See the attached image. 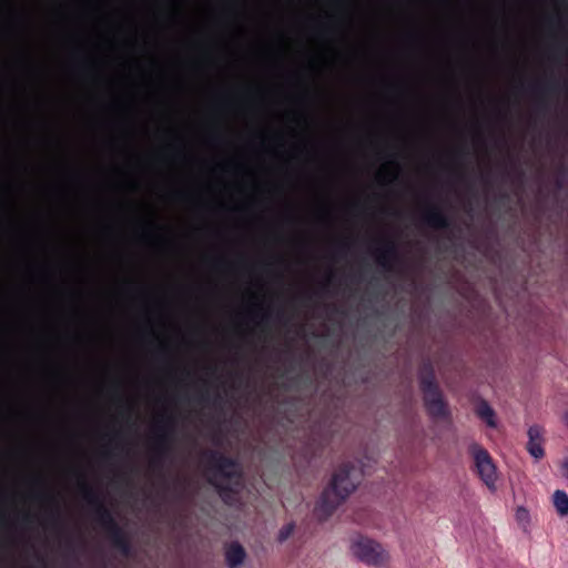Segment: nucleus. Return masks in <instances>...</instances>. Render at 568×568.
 <instances>
[{"instance_id": "obj_32", "label": "nucleus", "mask_w": 568, "mask_h": 568, "mask_svg": "<svg viewBox=\"0 0 568 568\" xmlns=\"http://www.w3.org/2000/svg\"><path fill=\"white\" fill-rule=\"evenodd\" d=\"M24 519H26L27 521H31V519H32V515H31L30 513H27V514L24 515Z\"/></svg>"}, {"instance_id": "obj_36", "label": "nucleus", "mask_w": 568, "mask_h": 568, "mask_svg": "<svg viewBox=\"0 0 568 568\" xmlns=\"http://www.w3.org/2000/svg\"><path fill=\"white\" fill-rule=\"evenodd\" d=\"M221 399H222L221 395H220V394H217V395H216V397H215V400H216V402H220Z\"/></svg>"}, {"instance_id": "obj_31", "label": "nucleus", "mask_w": 568, "mask_h": 568, "mask_svg": "<svg viewBox=\"0 0 568 568\" xmlns=\"http://www.w3.org/2000/svg\"><path fill=\"white\" fill-rule=\"evenodd\" d=\"M152 236V233L149 230L143 231L142 239L149 240Z\"/></svg>"}, {"instance_id": "obj_24", "label": "nucleus", "mask_w": 568, "mask_h": 568, "mask_svg": "<svg viewBox=\"0 0 568 568\" xmlns=\"http://www.w3.org/2000/svg\"><path fill=\"white\" fill-rule=\"evenodd\" d=\"M334 278H335L334 274L329 273L327 275V277L325 278V281L321 284L320 291H325L326 288L332 286L334 284Z\"/></svg>"}, {"instance_id": "obj_26", "label": "nucleus", "mask_w": 568, "mask_h": 568, "mask_svg": "<svg viewBox=\"0 0 568 568\" xmlns=\"http://www.w3.org/2000/svg\"><path fill=\"white\" fill-rule=\"evenodd\" d=\"M68 556L75 557V547L73 541H69L68 544Z\"/></svg>"}, {"instance_id": "obj_2", "label": "nucleus", "mask_w": 568, "mask_h": 568, "mask_svg": "<svg viewBox=\"0 0 568 568\" xmlns=\"http://www.w3.org/2000/svg\"><path fill=\"white\" fill-rule=\"evenodd\" d=\"M362 473L354 463H343L334 471L328 486L323 490L318 508L327 517L356 489Z\"/></svg>"}, {"instance_id": "obj_22", "label": "nucleus", "mask_w": 568, "mask_h": 568, "mask_svg": "<svg viewBox=\"0 0 568 568\" xmlns=\"http://www.w3.org/2000/svg\"><path fill=\"white\" fill-rule=\"evenodd\" d=\"M39 496L48 498L50 500V503L53 504V506H54L53 521H54V524H57L58 517H59V500H58V498L54 495H48L44 493L39 494Z\"/></svg>"}, {"instance_id": "obj_9", "label": "nucleus", "mask_w": 568, "mask_h": 568, "mask_svg": "<svg viewBox=\"0 0 568 568\" xmlns=\"http://www.w3.org/2000/svg\"><path fill=\"white\" fill-rule=\"evenodd\" d=\"M422 224L435 229V230H447L452 225V221L448 215L438 206H427L420 214Z\"/></svg>"}, {"instance_id": "obj_17", "label": "nucleus", "mask_w": 568, "mask_h": 568, "mask_svg": "<svg viewBox=\"0 0 568 568\" xmlns=\"http://www.w3.org/2000/svg\"><path fill=\"white\" fill-rule=\"evenodd\" d=\"M477 415L484 420L486 422V424L489 426V427H495L496 426V422H495V413L493 410V408L486 403V402H481L478 407H477Z\"/></svg>"}, {"instance_id": "obj_38", "label": "nucleus", "mask_w": 568, "mask_h": 568, "mask_svg": "<svg viewBox=\"0 0 568 568\" xmlns=\"http://www.w3.org/2000/svg\"><path fill=\"white\" fill-rule=\"evenodd\" d=\"M275 278L280 281V280H282V275L281 274H276Z\"/></svg>"}, {"instance_id": "obj_18", "label": "nucleus", "mask_w": 568, "mask_h": 568, "mask_svg": "<svg viewBox=\"0 0 568 568\" xmlns=\"http://www.w3.org/2000/svg\"><path fill=\"white\" fill-rule=\"evenodd\" d=\"M0 320H84V316H0Z\"/></svg>"}, {"instance_id": "obj_25", "label": "nucleus", "mask_w": 568, "mask_h": 568, "mask_svg": "<svg viewBox=\"0 0 568 568\" xmlns=\"http://www.w3.org/2000/svg\"><path fill=\"white\" fill-rule=\"evenodd\" d=\"M568 285V274H562L560 277V282L556 285L557 292H560Z\"/></svg>"}, {"instance_id": "obj_15", "label": "nucleus", "mask_w": 568, "mask_h": 568, "mask_svg": "<svg viewBox=\"0 0 568 568\" xmlns=\"http://www.w3.org/2000/svg\"><path fill=\"white\" fill-rule=\"evenodd\" d=\"M81 489L84 500L93 506L95 510L99 508V505H104L101 500L99 493L93 489L83 478L81 481Z\"/></svg>"}, {"instance_id": "obj_5", "label": "nucleus", "mask_w": 568, "mask_h": 568, "mask_svg": "<svg viewBox=\"0 0 568 568\" xmlns=\"http://www.w3.org/2000/svg\"><path fill=\"white\" fill-rule=\"evenodd\" d=\"M352 551L361 561L375 567L384 566L388 561V554L372 539L359 537L352 544Z\"/></svg>"}, {"instance_id": "obj_29", "label": "nucleus", "mask_w": 568, "mask_h": 568, "mask_svg": "<svg viewBox=\"0 0 568 568\" xmlns=\"http://www.w3.org/2000/svg\"><path fill=\"white\" fill-rule=\"evenodd\" d=\"M562 468L565 469V476L568 478V457L562 460Z\"/></svg>"}, {"instance_id": "obj_10", "label": "nucleus", "mask_w": 568, "mask_h": 568, "mask_svg": "<svg viewBox=\"0 0 568 568\" xmlns=\"http://www.w3.org/2000/svg\"><path fill=\"white\" fill-rule=\"evenodd\" d=\"M529 89L537 98V110L539 112H546L548 110L547 98L548 95L556 93L559 89V85L556 81L551 80L544 83H536Z\"/></svg>"}, {"instance_id": "obj_21", "label": "nucleus", "mask_w": 568, "mask_h": 568, "mask_svg": "<svg viewBox=\"0 0 568 568\" xmlns=\"http://www.w3.org/2000/svg\"><path fill=\"white\" fill-rule=\"evenodd\" d=\"M294 528H295V525L293 523H290V524L283 526L278 531V537H277L278 541L283 542L286 539H288L291 537V535L293 534Z\"/></svg>"}, {"instance_id": "obj_16", "label": "nucleus", "mask_w": 568, "mask_h": 568, "mask_svg": "<svg viewBox=\"0 0 568 568\" xmlns=\"http://www.w3.org/2000/svg\"><path fill=\"white\" fill-rule=\"evenodd\" d=\"M552 504L560 517L568 515V495L566 491L557 489L552 495Z\"/></svg>"}, {"instance_id": "obj_35", "label": "nucleus", "mask_w": 568, "mask_h": 568, "mask_svg": "<svg viewBox=\"0 0 568 568\" xmlns=\"http://www.w3.org/2000/svg\"><path fill=\"white\" fill-rule=\"evenodd\" d=\"M460 153H464V149H458L456 152H455V155H459Z\"/></svg>"}, {"instance_id": "obj_39", "label": "nucleus", "mask_w": 568, "mask_h": 568, "mask_svg": "<svg viewBox=\"0 0 568 568\" xmlns=\"http://www.w3.org/2000/svg\"><path fill=\"white\" fill-rule=\"evenodd\" d=\"M557 186H558V187H561V183H560V181H557Z\"/></svg>"}, {"instance_id": "obj_28", "label": "nucleus", "mask_w": 568, "mask_h": 568, "mask_svg": "<svg viewBox=\"0 0 568 568\" xmlns=\"http://www.w3.org/2000/svg\"><path fill=\"white\" fill-rule=\"evenodd\" d=\"M292 348H293V345L291 342H287L286 345H285V348L283 349L284 353H287L291 355L292 353Z\"/></svg>"}, {"instance_id": "obj_13", "label": "nucleus", "mask_w": 568, "mask_h": 568, "mask_svg": "<svg viewBox=\"0 0 568 568\" xmlns=\"http://www.w3.org/2000/svg\"><path fill=\"white\" fill-rule=\"evenodd\" d=\"M245 557V549L239 542H232L225 549V562L229 568H237Z\"/></svg>"}, {"instance_id": "obj_6", "label": "nucleus", "mask_w": 568, "mask_h": 568, "mask_svg": "<svg viewBox=\"0 0 568 568\" xmlns=\"http://www.w3.org/2000/svg\"><path fill=\"white\" fill-rule=\"evenodd\" d=\"M378 246L373 251L375 261L385 272H393L395 264L400 261L398 244L389 237L377 240Z\"/></svg>"}, {"instance_id": "obj_37", "label": "nucleus", "mask_w": 568, "mask_h": 568, "mask_svg": "<svg viewBox=\"0 0 568 568\" xmlns=\"http://www.w3.org/2000/svg\"><path fill=\"white\" fill-rule=\"evenodd\" d=\"M116 397L119 398V400L123 402V398L120 396L118 390H116Z\"/></svg>"}, {"instance_id": "obj_14", "label": "nucleus", "mask_w": 568, "mask_h": 568, "mask_svg": "<svg viewBox=\"0 0 568 568\" xmlns=\"http://www.w3.org/2000/svg\"><path fill=\"white\" fill-rule=\"evenodd\" d=\"M95 514L98 521L102 525L105 531L118 525L111 510L104 505H99V508L95 510Z\"/></svg>"}, {"instance_id": "obj_40", "label": "nucleus", "mask_w": 568, "mask_h": 568, "mask_svg": "<svg viewBox=\"0 0 568 568\" xmlns=\"http://www.w3.org/2000/svg\"><path fill=\"white\" fill-rule=\"evenodd\" d=\"M283 323H284V324H287L288 322H287V321H284Z\"/></svg>"}, {"instance_id": "obj_8", "label": "nucleus", "mask_w": 568, "mask_h": 568, "mask_svg": "<svg viewBox=\"0 0 568 568\" xmlns=\"http://www.w3.org/2000/svg\"><path fill=\"white\" fill-rule=\"evenodd\" d=\"M470 449L474 457L475 467L480 479L489 488L494 487L497 479V473L496 466L489 453L478 445H473Z\"/></svg>"}, {"instance_id": "obj_12", "label": "nucleus", "mask_w": 568, "mask_h": 568, "mask_svg": "<svg viewBox=\"0 0 568 568\" xmlns=\"http://www.w3.org/2000/svg\"><path fill=\"white\" fill-rule=\"evenodd\" d=\"M106 532L112 546L115 549H118L123 556L129 557L132 551V546L124 530L120 527V525L118 524L116 526L109 529Z\"/></svg>"}, {"instance_id": "obj_11", "label": "nucleus", "mask_w": 568, "mask_h": 568, "mask_svg": "<svg viewBox=\"0 0 568 568\" xmlns=\"http://www.w3.org/2000/svg\"><path fill=\"white\" fill-rule=\"evenodd\" d=\"M528 453L537 460L545 456L542 429L538 425H532L528 429Z\"/></svg>"}, {"instance_id": "obj_4", "label": "nucleus", "mask_w": 568, "mask_h": 568, "mask_svg": "<svg viewBox=\"0 0 568 568\" xmlns=\"http://www.w3.org/2000/svg\"><path fill=\"white\" fill-rule=\"evenodd\" d=\"M420 389L424 394V403L428 414L434 418H442L447 415L446 404L435 382L432 367L424 366L420 375Z\"/></svg>"}, {"instance_id": "obj_1", "label": "nucleus", "mask_w": 568, "mask_h": 568, "mask_svg": "<svg viewBox=\"0 0 568 568\" xmlns=\"http://www.w3.org/2000/svg\"><path fill=\"white\" fill-rule=\"evenodd\" d=\"M209 483L221 495L237 493L242 487V470L240 464L232 457L217 449L203 452Z\"/></svg>"}, {"instance_id": "obj_19", "label": "nucleus", "mask_w": 568, "mask_h": 568, "mask_svg": "<svg viewBox=\"0 0 568 568\" xmlns=\"http://www.w3.org/2000/svg\"><path fill=\"white\" fill-rule=\"evenodd\" d=\"M52 291L62 297L72 298L75 297L79 294V291L77 287L63 284V285H54Z\"/></svg>"}, {"instance_id": "obj_23", "label": "nucleus", "mask_w": 568, "mask_h": 568, "mask_svg": "<svg viewBox=\"0 0 568 568\" xmlns=\"http://www.w3.org/2000/svg\"><path fill=\"white\" fill-rule=\"evenodd\" d=\"M0 324H83V322H0Z\"/></svg>"}, {"instance_id": "obj_30", "label": "nucleus", "mask_w": 568, "mask_h": 568, "mask_svg": "<svg viewBox=\"0 0 568 568\" xmlns=\"http://www.w3.org/2000/svg\"><path fill=\"white\" fill-rule=\"evenodd\" d=\"M126 409H128V416L129 418L131 417V414L133 413L134 410V405L131 404V403H126Z\"/></svg>"}, {"instance_id": "obj_34", "label": "nucleus", "mask_w": 568, "mask_h": 568, "mask_svg": "<svg viewBox=\"0 0 568 568\" xmlns=\"http://www.w3.org/2000/svg\"><path fill=\"white\" fill-rule=\"evenodd\" d=\"M207 398H209V394H207V392L203 393V394H202V399H203V400H206Z\"/></svg>"}, {"instance_id": "obj_20", "label": "nucleus", "mask_w": 568, "mask_h": 568, "mask_svg": "<svg viewBox=\"0 0 568 568\" xmlns=\"http://www.w3.org/2000/svg\"><path fill=\"white\" fill-rule=\"evenodd\" d=\"M201 287L194 286H178L173 288V294L178 297H191L194 295L196 291H200Z\"/></svg>"}, {"instance_id": "obj_27", "label": "nucleus", "mask_w": 568, "mask_h": 568, "mask_svg": "<svg viewBox=\"0 0 568 568\" xmlns=\"http://www.w3.org/2000/svg\"><path fill=\"white\" fill-rule=\"evenodd\" d=\"M345 246H346V244H345V243H341V244H338V245H337V247H336V254H337V255H339V256H342V255H343V253H344V248H345Z\"/></svg>"}, {"instance_id": "obj_3", "label": "nucleus", "mask_w": 568, "mask_h": 568, "mask_svg": "<svg viewBox=\"0 0 568 568\" xmlns=\"http://www.w3.org/2000/svg\"><path fill=\"white\" fill-rule=\"evenodd\" d=\"M176 419L172 413H163L155 423L156 447L152 459L153 466L162 469L172 450Z\"/></svg>"}, {"instance_id": "obj_7", "label": "nucleus", "mask_w": 568, "mask_h": 568, "mask_svg": "<svg viewBox=\"0 0 568 568\" xmlns=\"http://www.w3.org/2000/svg\"><path fill=\"white\" fill-rule=\"evenodd\" d=\"M118 294L126 301L141 304L154 302L160 297V292L156 288L132 281H125L119 287Z\"/></svg>"}, {"instance_id": "obj_33", "label": "nucleus", "mask_w": 568, "mask_h": 568, "mask_svg": "<svg viewBox=\"0 0 568 568\" xmlns=\"http://www.w3.org/2000/svg\"><path fill=\"white\" fill-rule=\"evenodd\" d=\"M564 422H565L566 426L568 427V410L564 415Z\"/></svg>"}]
</instances>
